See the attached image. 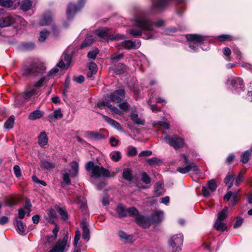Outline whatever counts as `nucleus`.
I'll return each mask as SVG.
<instances>
[{
  "mask_svg": "<svg viewBox=\"0 0 252 252\" xmlns=\"http://www.w3.org/2000/svg\"><path fill=\"white\" fill-rule=\"evenodd\" d=\"M161 19H150L144 15H140L134 19L133 25L136 28L129 31V33L134 37L141 36L145 39H154L159 35L155 28L164 25Z\"/></svg>",
  "mask_w": 252,
  "mask_h": 252,
  "instance_id": "obj_1",
  "label": "nucleus"
},
{
  "mask_svg": "<svg viewBox=\"0 0 252 252\" xmlns=\"http://www.w3.org/2000/svg\"><path fill=\"white\" fill-rule=\"evenodd\" d=\"M85 167L86 170L90 173V177L93 178L98 179L101 177L107 178L115 175L114 173L110 174L108 170L101 166L95 165L92 161L88 162Z\"/></svg>",
  "mask_w": 252,
  "mask_h": 252,
  "instance_id": "obj_2",
  "label": "nucleus"
},
{
  "mask_svg": "<svg viewBox=\"0 0 252 252\" xmlns=\"http://www.w3.org/2000/svg\"><path fill=\"white\" fill-rule=\"evenodd\" d=\"M45 66L43 63L41 62L34 63L29 67L22 68V72L25 76H36L38 74H42L45 70Z\"/></svg>",
  "mask_w": 252,
  "mask_h": 252,
  "instance_id": "obj_3",
  "label": "nucleus"
},
{
  "mask_svg": "<svg viewBox=\"0 0 252 252\" xmlns=\"http://www.w3.org/2000/svg\"><path fill=\"white\" fill-rule=\"evenodd\" d=\"M181 160L183 163L186 164V166L185 167H178L177 170L179 172L184 174L188 173L190 171H192L195 172H197L199 171L198 167L195 163L193 162H190L189 160V159L188 156L185 154H181Z\"/></svg>",
  "mask_w": 252,
  "mask_h": 252,
  "instance_id": "obj_4",
  "label": "nucleus"
},
{
  "mask_svg": "<svg viewBox=\"0 0 252 252\" xmlns=\"http://www.w3.org/2000/svg\"><path fill=\"white\" fill-rule=\"evenodd\" d=\"M186 38L189 41V48L193 51H196L199 45L207 41V37L196 34H189L186 35Z\"/></svg>",
  "mask_w": 252,
  "mask_h": 252,
  "instance_id": "obj_5",
  "label": "nucleus"
},
{
  "mask_svg": "<svg viewBox=\"0 0 252 252\" xmlns=\"http://www.w3.org/2000/svg\"><path fill=\"white\" fill-rule=\"evenodd\" d=\"M95 34L104 40H120L124 38L123 34L114 35V32L107 28L99 29L95 31Z\"/></svg>",
  "mask_w": 252,
  "mask_h": 252,
  "instance_id": "obj_6",
  "label": "nucleus"
},
{
  "mask_svg": "<svg viewBox=\"0 0 252 252\" xmlns=\"http://www.w3.org/2000/svg\"><path fill=\"white\" fill-rule=\"evenodd\" d=\"M183 243V235L178 234L173 236L169 240V246L172 252H179Z\"/></svg>",
  "mask_w": 252,
  "mask_h": 252,
  "instance_id": "obj_7",
  "label": "nucleus"
},
{
  "mask_svg": "<svg viewBox=\"0 0 252 252\" xmlns=\"http://www.w3.org/2000/svg\"><path fill=\"white\" fill-rule=\"evenodd\" d=\"M21 17L16 15H10L0 19V27H9L22 21Z\"/></svg>",
  "mask_w": 252,
  "mask_h": 252,
  "instance_id": "obj_8",
  "label": "nucleus"
},
{
  "mask_svg": "<svg viewBox=\"0 0 252 252\" xmlns=\"http://www.w3.org/2000/svg\"><path fill=\"white\" fill-rule=\"evenodd\" d=\"M164 140L167 144L175 149L182 148L185 144L183 139L177 135L169 136L166 134L164 137Z\"/></svg>",
  "mask_w": 252,
  "mask_h": 252,
  "instance_id": "obj_9",
  "label": "nucleus"
},
{
  "mask_svg": "<svg viewBox=\"0 0 252 252\" xmlns=\"http://www.w3.org/2000/svg\"><path fill=\"white\" fill-rule=\"evenodd\" d=\"M32 85L27 86L24 91L18 95L22 102L29 101L34 96L38 94V90L35 88H32Z\"/></svg>",
  "mask_w": 252,
  "mask_h": 252,
  "instance_id": "obj_10",
  "label": "nucleus"
},
{
  "mask_svg": "<svg viewBox=\"0 0 252 252\" xmlns=\"http://www.w3.org/2000/svg\"><path fill=\"white\" fill-rule=\"evenodd\" d=\"M85 3V0H79L76 5L72 3H69L66 10L68 19L71 18L77 12L80 11L84 6Z\"/></svg>",
  "mask_w": 252,
  "mask_h": 252,
  "instance_id": "obj_11",
  "label": "nucleus"
},
{
  "mask_svg": "<svg viewBox=\"0 0 252 252\" xmlns=\"http://www.w3.org/2000/svg\"><path fill=\"white\" fill-rule=\"evenodd\" d=\"M227 82L234 88L237 93H240L244 91L243 80L238 77H231L228 79Z\"/></svg>",
  "mask_w": 252,
  "mask_h": 252,
  "instance_id": "obj_12",
  "label": "nucleus"
},
{
  "mask_svg": "<svg viewBox=\"0 0 252 252\" xmlns=\"http://www.w3.org/2000/svg\"><path fill=\"white\" fill-rule=\"evenodd\" d=\"M68 234H66L62 240H59L56 245L48 252H63L67 245Z\"/></svg>",
  "mask_w": 252,
  "mask_h": 252,
  "instance_id": "obj_13",
  "label": "nucleus"
},
{
  "mask_svg": "<svg viewBox=\"0 0 252 252\" xmlns=\"http://www.w3.org/2000/svg\"><path fill=\"white\" fill-rule=\"evenodd\" d=\"M125 97V91L124 89H120L111 93L108 98L109 99L116 103H119L122 101Z\"/></svg>",
  "mask_w": 252,
  "mask_h": 252,
  "instance_id": "obj_14",
  "label": "nucleus"
},
{
  "mask_svg": "<svg viewBox=\"0 0 252 252\" xmlns=\"http://www.w3.org/2000/svg\"><path fill=\"white\" fill-rule=\"evenodd\" d=\"M72 56L69 54L64 52L61 57V59L57 64L58 67L61 68H67L70 64Z\"/></svg>",
  "mask_w": 252,
  "mask_h": 252,
  "instance_id": "obj_15",
  "label": "nucleus"
},
{
  "mask_svg": "<svg viewBox=\"0 0 252 252\" xmlns=\"http://www.w3.org/2000/svg\"><path fill=\"white\" fill-rule=\"evenodd\" d=\"M121 45L125 49L132 50L138 48L141 45V42L139 40L134 41L131 40H126L122 42Z\"/></svg>",
  "mask_w": 252,
  "mask_h": 252,
  "instance_id": "obj_16",
  "label": "nucleus"
},
{
  "mask_svg": "<svg viewBox=\"0 0 252 252\" xmlns=\"http://www.w3.org/2000/svg\"><path fill=\"white\" fill-rule=\"evenodd\" d=\"M217 189V185L215 180H211L208 182L207 187H203L202 188L203 195L207 197L210 194V191L214 192Z\"/></svg>",
  "mask_w": 252,
  "mask_h": 252,
  "instance_id": "obj_17",
  "label": "nucleus"
},
{
  "mask_svg": "<svg viewBox=\"0 0 252 252\" xmlns=\"http://www.w3.org/2000/svg\"><path fill=\"white\" fill-rule=\"evenodd\" d=\"M97 106L100 108H105L106 107L110 109L114 113L121 115L122 112L118 108L107 101H100L97 103Z\"/></svg>",
  "mask_w": 252,
  "mask_h": 252,
  "instance_id": "obj_18",
  "label": "nucleus"
},
{
  "mask_svg": "<svg viewBox=\"0 0 252 252\" xmlns=\"http://www.w3.org/2000/svg\"><path fill=\"white\" fill-rule=\"evenodd\" d=\"M105 129H101L99 132L88 131L87 132V136L89 138L92 140H100L105 138V136L102 132L105 131Z\"/></svg>",
  "mask_w": 252,
  "mask_h": 252,
  "instance_id": "obj_19",
  "label": "nucleus"
},
{
  "mask_svg": "<svg viewBox=\"0 0 252 252\" xmlns=\"http://www.w3.org/2000/svg\"><path fill=\"white\" fill-rule=\"evenodd\" d=\"M136 223L144 228H148L150 225V221L149 218L140 215L136 217Z\"/></svg>",
  "mask_w": 252,
  "mask_h": 252,
  "instance_id": "obj_20",
  "label": "nucleus"
},
{
  "mask_svg": "<svg viewBox=\"0 0 252 252\" xmlns=\"http://www.w3.org/2000/svg\"><path fill=\"white\" fill-rule=\"evenodd\" d=\"M52 14L51 12H46L43 14L39 25L41 26L48 25L52 22Z\"/></svg>",
  "mask_w": 252,
  "mask_h": 252,
  "instance_id": "obj_21",
  "label": "nucleus"
},
{
  "mask_svg": "<svg viewBox=\"0 0 252 252\" xmlns=\"http://www.w3.org/2000/svg\"><path fill=\"white\" fill-rule=\"evenodd\" d=\"M69 166L71 168L69 171L70 175L71 177H75L78 174L79 164L76 161H73L70 163Z\"/></svg>",
  "mask_w": 252,
  "mask_h": 252,
  "instance_id": "obj_22",
  "label": "nucleus"
},
{
  "mask_svg": "<svg viewBox=\"0 0 252 252\" xmlns=\"http://www.w3.org/2000/svg\"><path fill=\"white\" fill-rule=\"evenodd\" d=\"M163 218V212L161 211H157L151 216V220L156 223L160 222Z\"/></svg>",
  "mask_w": 252,
  "mask_h": 252,
  "instance_id": "obj_23",
  "label": "nucleus"
},
{
  "mask_svg": "<svg viewBox=\"0 0 252 252\" xmlns=\"http://www.w3.org/2000/svg\"><path fill=\"white\" fill-rule=\"evenodd\" d=\"M63 114L62 113L61 109L59 108L54 111L53 113L48 116V119L50 122L54 121L58 118H62Z\"/></svg>",
  "mask_w": 252,
  "mask_h": 252,
  "instance_id": "obj_24",
  "label": "nucleus"
},
{
  "mask_svg": "<svg viewBox=\"0 0 252 252\" xmlns=\"http://www.w3.org/2000/svg\"><path fill=\"white\" fill-rule=\"evenodd\" d=\"M81 227L83 231V239L87 241L90 239V231L86 222L81 223Z\"/></svg>",
  "mask_w": 252,
  "mask_h": 252,
  "instance_id": "obj_25",
  "label": "nucleus"
},
{
  "mask_svg": "<svg viewBox=\"0 0 252 252\" xmlns=\"http://www.w3.org/2000/svg\"><path fill=\"white\" fill-rule=\"evenodd\" d=\"M44 112L40 110H34L30 113L29 115V119L31 120H34L41 118L44 115Z\"/></svg>",
  "mask_w": 252,
  "mask_h": 252,
  "instance_id": "obj_26",
  "label": "nucleus"
},
{
  "mask_svg": "<svg viewBox=\"0 0 252 252\" xmlns=\"http://www.w3.org/2000/svg\"><path fill=\"white\" fill-rule=\"evenodd\" d=\"M38 140V143L41 147H43L47 144L48 138L45 132L42 131L39 134Z\"/></svg>",
  "mask_w": 252,
  "mask_h": 252,
  "instance_id": "obj_27",
  "label": "nucleus"
},
{
  "mask_svg": "<svg viewBox=\"0 0 252 252\" xmlns=\"http://www.w3.org/2000/svg\"><path fill=\"white\" fill-rule=\"evenodd\" d=\"M118 235L121 240L125 243L132 242L133 236L132 235H128L123 231H119Z\"/></svg>",
  "mask_w": 252,
  "mask_h": 252,
  "instance_id": "obj_28",
  "label": "nucleus"
},
{
  "mask_svg": "<svg viewBox=\"0 0 252 252\" xmlns=\"http://www.w3.org/2000/svg\"><path fill=\"white\" fill-rule=\"evenodd\" d=\"M105 120L111 126L115 127L118 130H120L122 128L121 125L116 121L106 116H103Z\"/></svg>",
  "mask_w": 252,
  "mask_h": 252,
  "instance_id": "obj_29",
  "label": "nucleus"
},
{
  "mask_svg": "<svg viewBox=\"0 0 252 252\" xmlns=\"http://www.w3.org/2000/svg\"><path fill=\"white\" fill-rule=\"evenodd\" d=\"M32 6V1L31 0H22L20 4L21 9L25 11H27L31 9Z\"/></svg>",
  "mask_w": 252,
  "mask_h": 252,
  "instance_id": "obj_30",
  "label": "nucleus"
},
{
  "mask_svg": "<svg viewBox=\"0 0 252 252\" xmlns=\"http://www.w3.org/2000/svg\"><path fill=\"white\" fill-rule=\"evenodd\" d=\"M89 72L87 73V76L88 78H91L93 75L95 74L97 72V65L94 63H90L89 66Z\"/></svg>",
  "mask_w": 252,
  "mask_h": 252,
  "instance_id": "obj_31",
  "label": "nucleus"
},
{
  "mask_svg": "<svg viewBox=\"0 0 252 252\" xmlns=\"http://www.w3.org/2000/svg\"><path fill=\"white\" fill-rule=\"evenodd\" d=\"M40 166L42 168L50 170L55 167V164L46 159H43L41 161Z\"/></svg>",
  "mask_w": 252,
  "mask_h": 252,
  "instance_id": "obj_32",
  "label": "nucleus"
},
{
  "mask_svg": "<svg viewBox=\"0 0 252 252\" xmlns=\"http://www.w3.org/2000/svg\"><path fill=\"white\" fill-rule=\"evenodd\" d=\"M122 176L125 180L128 181H131L133 179L131 170L129 168H126L124 169Z\"/></svg>",
  "mask_w": 252,
  "mask_h": 252,
  "instance_id": "obj_33",
  "label": "nucleus"
},
{
  "mask_svg": "<svg viewBox=\"0 0 252 252\" xmlns=\"http://www.w3.org/2000/svg\"><path fill=\"white\" fill-rule=\"evenodd\" d=\"M131 119L136 124L144 125L145 120L138 117V114L136 113H132L131 115Z\"/></svg>",
  "mask_w": 252,
  "mask_h": 252,
  "instance_id": "obj_34",
  "label": "nucleus"
},
{
  "mask_svg": "<svg viewBox=\"0 0 252 252\" xmlns=\"http://www.w3.org/2000/svg\"><path fill=\"white\" fill-rule=\"evenodd\" d=\"M215 228L218 231H224L227 229V226L225 223L222 221L216 220L214 224Z\"/></svg>",
  "mask_w": 252,
  "mask_h": 252,
  "instance_id": "obj_35",
  "label": "nucleus"
},
{
  "mask_svg": "<svg viewBox=\"0 0 252 252\" xmlns=\"http://www.w3.org/2000/svg\"><path fill=\"white\" fill-rule=\"evenodd\" d=\"M228 210V208L225 207L222 211L219 212L218 214L217 220L222 221L224 220L227 216V212Z\"/></svg>",
  "mask_w": 252,
  "mask_h": 252,
  "instance_id": "obj_36",
  "label": "nucleus"
},
{
  "mask_svg": "<svg viewBox=\"0 0 252 252\" xmlns=\"http://www.w3.org/2000/svg\"><path fill=\"white\" fill-rule=\"evenodd\" d=\"M234 180V176L231 173L228 174L224 179V183L228 185V190L230 189L233 185V181Z\"/></svg>",
  "mask_w": 252,
  "mask_h": 252,
  "instance_id": "obj_37",
  "label": "nucleus"
},
{
  "mask_svg": "<svg viewBox=\"0 0 252 252\" xmlns=\"http://www.w3.org/2000/svg\"><path fill=\"white\" fill-rule=\"evenodd\" d=\"M163 193L162 184L159 182L157 183L154 187V194L156 196H159Z\"/></svg>",
  "mask_w": 252,
  "mask_h": 252,
  "instance_id": "obj_38",
  "label": "nucleus"
},
{
  "mask_svg": "<svg viewBox=\"0 0 252 252\" xmlns=\"http://www.w3.org/2000/svg\"><path fill=\"white\" fill-rule=\"evenodd\" d=\"M117 212L121 217H125L127 216V209H126L122 205L118 206Z\"/></svg>",
  "mask_w": 252,
  "mask_h": 252,
  "instance_id": "obj_39",
  "label": "nucleus"
},
{
  "mask_svg": "<svg viewBox=\"0 0 252 252\" xmlns=\"http://www.w3.org/2000/svg\"><path fill=\"white\" fill-rule=\"evenodd\" d=\"M14 124V117L13 116H10L5 122L4 125V127L6 129L12 128L13 127Z\"/></svg>",
  "mask_w": 252,
  "mask_h": 252,
  "instance_id": "obj_40",
  "label": "nucleus"
},
{
  "mask_svg": "<svg viewBox=\"0 0 252 252\" xmlns=\"http://www.w3.org/2000/svg\"><path fill=\"white\" fill-rule=\"evenodd\" d=\"M94 40V37L93 35H89L87 36L83 41V43L81 45V48L83 49L86 47L89 46L92 43L93 40Z\"/></svg>",
  "mask_w": 252,
  "mask_h": 252,
  "instance_id": "obj_41",
  "label": "nucleus"
},
{
  "mask_svg": "<svg viewBox=\"0 0 252 252\" xmlns=\"http://www.w3.org/2000/svg\"><path fill=\"white\" fill-rule=\"evenodd\" d=\"M251 155V152L250 151L247 150L243 152L241 155V161L246 164L248 162Z\"/></svg>",
  "mask_w": 252,
  "mask_h": 252,
  "instance_id": "obj_42",
  "label": "nucleus"
},
{
  "mask_svg": "<svg viewBox=\"0 0 252 252\" xmlns=\"http://www.w3.org/2000/svg\"><path fill=\"white\" fill-rule=\"evenodd\" d=\"M46 78L45 76H42L38 80L32 83V86L35 88H40L43 86L44 82H46Z\"/></svg>",
  "mask_w": 252,
  "mask_h": 252,
  "instance_id": "obj_43",
  "label": "nucleus"
},
{
  "mask_svg": "<svg viewBox=\"0 0 252 252\" xmlns=\"http://www.w3.org/2000/svg\"><path fill=\"white\" fill-rule=\"evenodd\" d=\"M111 159L114 161H118L120 160L122 157L121 153L120 152L116 151L112 152L110 154Z\"/></svg>",
  "mask_w": 252,
  "mask_h": 252,
  "instance_id": "obj_44",
  "label": "nucleus"
},
{
  "mask_svg": "<svg viewBox=\"0 0 252 252\" xmlns=\"http://www.w3.org/2000/svg\"><path fill=\"white\" fill-rule=\"evenodd\" d=\"M56 209L62 217V219L65 220L68 218V214L66 211L59 206H56Z\"/></svg>",
  "mask_w": 252,
  "mask_h": 252,
  "instance_id": "obj_45",
  "label": "nucleus"
},
{
  "mask_svg": "<svg viewBox=\"0 0 252 252\" xmlns=\"http://www.w3.org/2000/svg\"><path fill=\"white\" fill-rule=\"evenodd\" d=\"M14 2L11 0H0V5L6 7L11 8L13 6Z\"/></svg>",
  "mask_w": 252,
  "mask_h": 252,
  "instance_id": "obj_46",
  "label": "nucleus"
},
{
  "mask_svg": "<svg viewBox=\"0 0 252 252\" xmlns=\"http://www.w3.org/2000/svg\"><path fill=\"white\" fill-rule=\"evenodd\" d=\"M49 34V32L46 30H43L41 31L40 32V35L38 37V40L40 42H43L45 40L46 38Z\"/></svg>",
  "mask_w": 252,
  "mask_h": 252,
  "instance_id": "obj_47",
  "label": "nucleus"
},
{
  "mask_svg": "<svg viewBox=\"0 0 252 252\" xmlns=\"http://www.w3.org/2000/svg\"><path fill=\"white\" fill-rule=\"evenodd\" d=\"M127 215L129 216H137L139 215L138 211L134 207H130L127 208Z\"/></svg>",
  "mask_w": 252,
  "mask_h": 252,
  "instance_id": "obj_48",
  "label": "nucleus"
},
{
  "mask_svg": "<svg viewBox=\"0 0 252 252\" xmlns=\"http://www.w3.org/2000/svg\"><path fill=\"white\" fill-rule=\"evenodd\" d=\"M147 162L150 165H154L156 164H158L160 162V160L156 157L148 158L147 159Z\"/></svg>",
  "mask_w": 252,
  "mask_h": 252,
  "instance_id": "obj_49",
  "label": "nucleus"
},
{
  "mask_svg": "<svg viewBox=\"0 0 252 252\" xmlns=\"http://www.w3.org/2000/svg\"><path fill=\"white\" fill-rule=\"evenodd\" d=\"M219 40L221 42L232 39V36L229 34H221L218 36Z\"/></svg>",
  "mask_w": 252,
  "mask_h": 252,
  "instance_id": "obj_50",
  "label": "nucleus"
},
{
  "mask_svg": "<svg viewBox=\"0 0 252 252\" xmlns=\"http://www.w3.org/2000/svg\"><path fill=\"white\" fill-rule=\"evenodd\" d=\"M63 180L66 185H70L71 181L69 178V174L67 172L66 170H65V172L63 175Z\"/></svg>",
  "mask_w": 252,
  "mask_h": 252,
  "instance_id": "obj_51",
  "label": "nucleus"
},
{
  "mask_svg": "<svg viewBox=\"0 0 252 252\" xmlns=\"http://www.w3.org/2000/svg\"><path fill=\"white\" fill-rule=\"evenodd\" d=\"M136 148L133 146H129L128 148L127 155L129 156H134L137 154Z\"/></svg>",
  "mask_w": 252,
  "mask_h": 252,
  "instance_id": "obj_52",
  "label": "nucleus"
},
{
  "mask_svg": "<svg viewBox=\"0 0 252 252\" xmlns=\"http://www.w3.org/2000/svg\"><path fill=\"white\" fill-rule=\"evenodd\" d=\"M141 177V180L143 183L148 184L151 182V179L146 173H142Z\"/></svg>",
  "mask_w": 252,
  "mask_h": 252,
  "instance_id": "obj_53",
  "label": "nucleus"
},
{
  "mask_svg": "<svg viewBox=\"0 0 252 252\" xmlns=\"http://www.w3.org/2000/svg\"><path fill=\"white\" fill-rule=\"evenodd\" d=\"M13 171L15 174V176L17 178H19L21 176V171L20 167L18 165H15L13 167Z\"/></svg>",
  "mask_w": 252,
  "mask_h": 252,
  "instance_id": "obj_54",
  "label": "nucleus"
},
{
  "mask_svg": "<svg viewBox=\"0 0 252 252\" xmlns=\"http://www.w3.org/2000/svg\"><path fill=\"white\" fill-rule=\"evenodd\" d=\"M16 225L18 230L22 233L25 232V225L21 220H16Z\"/></svg>",
  "mask_w": 252,
  "mask_h": 252,
  "instance_id": "obj_55",
  "label": "nucleus"
},
{
  "mask_svg": "<svg viewBox=\"0 0 252 252\" xmlns=\"http://www.w3.org/2000/svg\"><path fill=\"white\" fill-rule=\"evenodd\" d=\"M98 51L97 49H95L92 51H90L88 53L87 56L89 59H94L95 58L97 54H98Z\"/></svg>",
  "mask_w": 252,
  "mask_h": 252,
  "instance_id": "obj_56",
  "label": "nucleus"
},
{
  "mask_svg": "<svg viewBox=\"0 0 252 252\" xmlns=\"http://www.w3.org/2000/svg\"><path fill=\"white\" fill-rule=\"evenodd\" d=\"M80 238V232L77 230L75 231V237L74 239L73 245L76 247Z\"/></svg>",
  "mask_w": 252,
  "mask_h": 252,
  "instance_id": "obj_57",
  "label": "nucleus"
},
{
  "mask_svg": "<svg viewBox=\"0 0 252 252\" xmlns=\"http://www.w3.org/2000/svg\"><path fill=\"white\" fill-rule=\"evenodd\" d=\"M156 124H158L160 126L164 127L166 129H168L170 127L169 124L166 121H158L155 123Z\"/></svg>",
  "mask_w": 252,
  "mask_h": 252,
  "instance_id": "obj_58",
  "label": "nucleus"
},
{
  "mask_svg": "<svg viewBox=\"0 0 252 252\" xmlns=\"http://www.w3.org/2000/svg\"><path fill=\"white\" fill-rule=\"evenodd\" d=\"M244 177L243 173L242 172H240L236 178V181L235 183L236 185L237 186H239L241 184L242 181L244 180Z\"/></svg>",
  "mask_w": 252,
  "mask_h": 252,
  "instance_id": "obj_59",
  "label": "nucleus"
},
{
  "mask_svg": "<svg viewBox=\"0 0 252 252\" xmlns=\"http://www.w3.org/2000/svg\"><path fill=\"white\" fill-rule=\"evenodd\" d=\"M243 219L241 217H237V220L234 224V228H237L239 227L243 223Z\"/></svg>",
  "mask_w": 252,
  "mask_h": 252,
  "instance_id": "obj_60",
  "label": "nucleus"
},
{
  "mask_svg": "<svg viewBox=\"0 0 252 252\" xmlns=\"http://www.w3.org/2000/svg\"><path fill=\"white\" fill-rule=\"evenodd\" d=\"M23 47L27 50H32L34 48L35 45L32 42H27L23 44Z\"/></svg>",
  "mask_w": 252,
  "mask_h": 252,
  "instance_id": "obj_61",
  "label": "nucleus"
},
{
  "mask_svg": "<svg viewBox=\"0 0 252 252\" xmlns=\"http://www.w3.org/2000/svg\"><path fill=\"white\" fill-rule=\"evenodd\" d=\"M124 56L123 54H120L116 55H114L111 57V60L112 62H118L120 59L122 58Z\"/></svg>",
  "mask_w": 252,
  "mask_h": 252,
  "instance_id": "obj_62",
  "label": "nucleus"
},
{
  "mask_svg": "<svg viewBox=\"0 0 252 252\" xmlns=\"http://www.w3.org/2000/svg\"><path fill=\"white\" fill-rule=\"evenodd\" d=\"M84 79L85 78L83 75H79L77 76H74L73 77V80L78 83H82L83 82H84Z\"/></svg>",
  "mask_w": 252,
  "mask_h": 252,
  "instance_id": "obj_63",
  "label": "nucleus"
},
{
  "mask_svg": "<svg viewBox=\"0 0 252 252\" xmlns=\"http://www.w3.org/2000/svg\"><path fill=\"white\" fill-rule=\"evenodd\" d=\"M152 154V152L149 150L143 151L139 154V156L141 157H148Z\"/></svg>",
  "mask_w": 252,
  "mask_h": 252,
  "instance_id": "obj_64",
  "label": "nucleus"
}]
</instances>
